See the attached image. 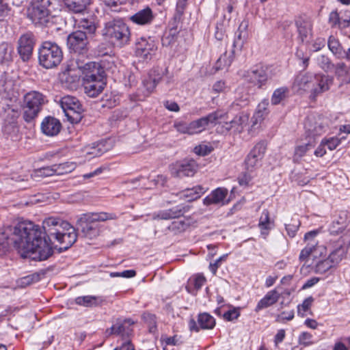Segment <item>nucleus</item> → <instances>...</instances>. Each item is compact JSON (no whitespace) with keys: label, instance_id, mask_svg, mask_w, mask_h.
Returning <instances> with one entry per match:
<instances>
[{"label":"nucleus","instance_id":"nucleus-1","mask_svg":"<svg viewBox=\"0 0 350 350\" xmlns=\"http://www.w3.org/2000/svg\"><path fill=\"white\" fill-rule=\"evenodd\" d=\"M68 222L58 217H49L42 222V228L47 238L42 237L38 225L29 221L18 222L10 226L11 240L14 247L23 258H29L34 260H45L53 253L51 238L60 234Z\"/></svg>","mask_w":350,"mask_h":350},{"label":"nucleus","instance_id":"nucleus-2","mask_svg":"<svg viewBox=\"0 0 350 350\" xmlns=\"http://www.w3.org/2000/svg\"><path fill=\"white\" fill-rule=\"evenodd\" d=\"M56 0H31L27 17L37 27H49L53 23Z\"/></svg>","mask_w":350,"mask_h":350},{"label":"nucleus","instance_id":"nucleus-3","mask_svg":"<svg viewBox=\"0 0 350 350\" xmlns=\"http://www.w3.org/2000/svg\"><path fill=\"white\" fill-rule=\"evenodd\" d=\"M83 72L84 92L90 97H96L106 84L103 68L96 62H89L83 66Z\"/></svg>","mask_w":350,"mask_h":350},{"label":"nucleus","instance_id":"nucleus-4","mask_svg":"<svg viewBox=\"0 0 350 350\" xmlns=\"http://www.w3.org/2000/svg\"><path fill=\"white\" fill-rule=\"evenodd\" d=\"M62 59V51L57 44L49 41L42 44L38 51V60L42 67L46 69L55 68Z\"/></svg>","mask_w":350,"mask_h":350},{"label":"nucleus","instance_id":"nucleus-5","mask_svg":"<svg viewBox=\"0 0 350 350\" xmlns=\"http://www.w3.org/2000/svg\"><path fill=\"white\" fill-rule=\"evenodd\" d=\"M44 103V96L37 91H31L24 96L23 105V117L25 122H29L35 119Z\"/></svg>","mask_w":350,"mask_h":350},{"label":"nucleus","instance_id":"nucleus-6","mask_svg":"<svg viewBox=\"0 0 350 350\" xmlns=\"http://www.w3.org/2000/svg\"><path fill=\"white\" fill-rule=\"evenodd\" d=\"M104 34L120 46L127 44L130 40V29L121 20H113L105 24Z\"/></svg>","mask_w":350,"mask_h":350},{"label":"nucleus","instance_id":"nucleus-7","mask_svg":"<svg viewBox=\"0 0 350 350\" xmlns=\"http://www.w3.org/2000/svg\"><path fill=\"white\" fill-rule=\"evenodd\" d=\"M329 126V120L321 115H310L307 117L304 127L308 136L315 137L325 133Z\"/></svg>","mask_w":350,"mask_h":350},{"label":"nucleus","instance_id":"nucleus-8","mask_svg":"<svg viewBox=\"0 0 350 350\" xmlns=\"http://www.w3.org/2000/svg\"><path fill=\"white\" fill-rule=\"evenodd\" d=\"M226 116V113L217 111L211 113L206 116L191 122L190 129L191 130V135L202 132L206 129L209 124H221V120L224 119Z\"/></svg>","mask_w":350,"mask_h":350},{"label":"nucleus","instance_id":"nucleus-9","mask_svg":"<svg viewBox=\"0 0 350 350\" xmlns=\"http://www.w3.org/2000/svg\"><path fill=\"white\" fill-rule=\"evenodd\" d=\"M77 225L83 237L92 240L99 236L100 228L98 223L92 221L90 216L83 214L77 220Z\"/></svg>","mask_w":350,"mask_h":350},{"label":"nucleus","instance_id":"nucleus-10","mask_svg":"<svg viewBox=\"0 0 350 350\" xmlns=\"http://www.w3.org/2000/svg\"><path fill=\"white\" fill-rule=\"evenodd\" d=\"M34 44L35 38L32 33L27 32L20 36L17 51L23 61L27 62L31 58Z\"/></svg>","mask_w":350,"mask_h":350},{"label":"nucleus","instance_id":"nucleus-11","mask_svg":"<svg viewBox=\"0 0 350 350\" xmlns=\"http://www.w3.org/2000/svg\"><path fill=\"white\" fill-rule=\"evenodd\" d=\"M60 105L68 118L75 119L74 115H77L75 119L81 118V114L83 111V109L77 98L68 95L65 96L62 98Z\"/></svg>","mask_w":350,"mask_h":350},{"label":"nucleus","instance_id":"nucleus-12","mask_svg":"<svg viewBox=\"0 0 350 350\" xmlns=\"http://www.w3.org/2000/svg\"><path fill=\"white\" fill-rule=\"evenodd\" d=\"M198 170V164L193 159L176 162L171 167V174L174 177L193 176Z\"/></svg>","mask_w":350,"mask_h":350},{"label":"nucleus","instance_id":"nucleus-13","mask_svg":"<svg viewBox=\"0 0 350 350\" xmlns=\"http://www.w3.org/2000/svg\"><path fill=\"white\" fill-rule=\"evenodd\" d=\"M88 43L86 33L82 30L72 32L67 38L69 49L78 53H83L85 51Z\"/></svg>","mask_w":350,"mask_h":350},{"label":"nucleus","instance_id":"nucleus-14","mask_svg":"<svg viewBox=\"0 0 350 350\" xmlns=\"http://www.w3.org/2000/svg\"><path fill=\"white\" fill-rule=\"evenodd\" d=\"M333 81V78L330 76L321 74L315 75L314 85L310 92V98L315 99L319 95L328 91Z\"/></svg>","mask_w":350,"mask_h":350},{"label":"nucleus","instance_id":"nucleus-15","mask_svg":"<svg viewBox=\"0 0 350 350\" xmlns=\"http://www.w3.org/2000/svg\"><path fill=\"white\" fill-rule=\"evenodd\" d=\"M77 235L75 228L68 223V226H65L60 234L54 237L59 244L61 250H66L71 247L77 241Z\"/></svg>","mask_w":350,"mask_h":350},{"label":"nucleus","instance_id":"nucleus-16","mask_svg":"<svg viewBox=\"0 0 350 350\" xmlns=\"http://www.w3.org/2000/svg\"><path fill=\"white\" fill-rule=\"evenodd\" d=\"M266 150L263 142L258 143L250 151L245 161V167L248 172H253L258 165V161L262 158Z\"/></svg>","mask_w":350,"mask_h":350},{"label":"nucleus","instance_id":"nucleus-17","mask_svg":"<svg viewBox=\"0 0 350 350\" xmlns=\"http://www.w3.org/2000/svg\"><path fill=\"white\" fill-rule=\"evenodd\" d=\"M269 70L262 66L256 67L247 72L245 78L247 81L261 88L269 78Z\"/></svg>","mask_w":350,"mask_h":350},{"label":"nucleus","instance_id":"nucleus-18","mask_svg":"<svg viewBox=\"0 0 350 350\" xmlns=\"http://www.w3.org/2000/svg\"><path fill=\"white\" fill-rule=\"evenodd\" d=\"M157 46L155 42L149 38H141L137 43L136 53L138 56L145 59H151L155 55Z\"/></svg>","mask_w":350,"mask_h":350},{"label":"nucleus","instance_id":"nucleus-19","mask_svg":"<svg viewBox=\"0 0 350 350\" xmlns=\"http://www.w3.org/2000/svg\"><path fill=\"white\" fill-rule=\"evenodd\" d=\"M295 25L298 38L301 42H305L312 32V21L306 16H299L295 20Z\"/></svg>","mask_w":350,"mask_h":350},{"label":"nucleus","instance_id":"nucleus-20","mask_svg":"<svg viewBox=\"0 0 350 350\" xmlns=\"http://www.w3.org/2000/svg\"><path fill=\"white\" fill-rule=\"evenodd\" d=\"M133 333V329L129 326L124 325V321L121 319H118L115 323L105 332L107 338L112 336H120L123 338L129 337Z\"/></svg>","mask_w":350,"mask_h":350},{"label":"nucleus","instance_id":"nucleus-21","mask_svg":"<svg viewBox=\"0 0 350 350\" xmlns=\"http://www.w3.org/2000/svg\"><path fill=\"white\" fill-rule=\"evenodd\" d=\"M198 323L200 325H197L196 322L193 319H191L189 323V329L196 332H199L200 327L204 329H213L215 325V319L208 313H202L198 315Z\"/></svg>","mask_w":350,"mask_h":350},{"label":"nucleus","instance_id":"nucleus-22","mask_svg":"<svg viewBox=\"0 0 350 350\" xmlns=\"http://www.w3.org/2000/svg\"><path fill=\"white\" fill-rule=\"evenodd\" d=\"M61 129L62 124L60 121L51 116L46 117L41 123V131L46 136H56Z\"/></svg>","mask_w":350,"mask_h":350},{"label":"nucleus","instance_id":"nucleus-23","mask_svg":"<svg viewBox=\"0 0 350 350\" xmlns=\"http://www.w3.org/2000/svg\"><path fill=\"white\" fill-rule=\"evenodd\" d=\"M322 247L319 246L317 241L308 243L306 246L301 250L299 256V260L301 262H304L301 267V272H303L306 263L308 261L310 258H316L319 253H321Z\"/></svg>","mask_w":350,"mask_h":350},{"label":"nucleus","instance_id":"nucleus-24","mask_svg":"<svg viewBox=\"0 0 350 350\" xmlns=\"http://www.w3.org/2000/svg\"><path fill=\"white\" fill-rule=\"evenodd\" d=\"M249 122V115L241 112L237 115L231 121L225 122L224 127L227 131L233 129L234 132L241 133Z\"/></svg>","mask_w":350,"mask_h":350},{"label":"nucleus","instance_id":"nucleus-25","mask_svg":"<svg viewBox=\"0 0 350 350\" xmlns=\"http://www.w3.org/2000/svg\"><path fill=\"white\" fill-rule=\"evenodd\" d=\"M228 193L227 189L218 187L204 199V204L207 206L211 204H224Z\"/></svg>","mask_w":350,"mask_h":350},{"label":"nucleus","instance_id":"nucleus-26","mask_svg":"<svg viewBox=\"0 0 350 350\" xmlns=\"http://www.w3.org/2000/svg\"><path fill=\"white\" fill-rule=\"evenodd\" d=\"M315 75L311 73H305L299 75L294 82V86L299 90L308 92L310 93L311 89L314 85Z\"/></svg>","mask_w":350,"mask_h":350},{"label":"nucleus","instance_id":"nucleus-27","mask_svg":"<svg viewBox=\"0 0 350 350\" xmlns=\"http://www.w3.org/2000/svg\"><path fill=\"white\" fill-rule=\"evenodd\" d=\"M280 295V293L276 289L269 291L265 297L258 302L255 312H258L264 308L273 305L278 301Z\"/></svg>","mask_w":350,"mask_h":350},{"label":"nucleus","instance_id":"nucleus-28","mask_svg":"<svg viewBox=\"0 0 350 350\" xmlns=\"http://www.w3.org/2000/svg\"><path fill=\"white\" fill-rule=\"evenodd\" d=\"M153 17L151 9L147 7L131 16L130 19L134 23L143 25L150 23Z\"/></svg>","mask_w":350,"mask_h":350},{"label":"nucleus","instance_id":"nucleus-29","mask_svg":"<svg viewBox=\"0 0 350 350\" xmlns=\"http://www.w3.org/2000/svg\"><path fill=\"white\" fill-rule=\"evenodd\" d=\"M347 224V214L345 212H341L338 217L334 219L329 227V231L332 234H338L342 232Z\"/></svg>","mask_w":350,"mask_h":350},{"label":"nucleus","instance_id":"nucleus-30","mask_svg":"<svg viewBox=\"0 0 350 350\" xmlns=\"http://www.w3.org/2000/svg\"><path fill=\"white\" fill-rule=\"evenodd\" d=\"M184 214V211L178 207L169 210L160 211L157 214L153 215L154 219H171L179 217Z\"/></svg>","mask_w":350,"mask_h":350},{"label":"nucleus","instance_id":"nucleus-31","mask_svg":"<svg viewBox=\"0 0 350 350\" xmlns=\"http://www.w3.org/2000/svg\"><path fill=\"white\" fill-rule=\"evenodd\" d=\"M90 3V0H66L68 8L75 13H83Z\"/></svg>","mask_w":350,"mask_h":350},{"label":"nucleus","instance_id":"nucleus-32","mask_svg":"<svg viewBox=\"0 0 350 350\" xmlns=\"http://www.w3.org/2000/svg\"><path fill=\"white\" fill-rule=\"evenodd\" d=\"M347 248L345 246L340 244L327 257L334 266L338 265L341 260L346 257Z\"/></svg>","mask_w":350,"mask_h":350},{"label":"nucleus","instance_id":"nucleus-33","mask_svg":"<svg viewBox=\"0 0 350 350\" xmlns=\"http://www.w3.org/2000/svg\"><path fill=\"white\" fill-rule=\"evenodd\" d=\"M258 226L260 229L261 234L267 235L269 231L273 228V222L270 220L269 214L267 210H264L259 219Z\"/></svg>","mask_w":350,"mask_h":350},{"label":"nucleus","instance_id":"nucleus-34","mask_svg":"<svg viewBox=\"0 0 350 350\" xmlns=\"http://www.w3.org/2000/svg\"><path fill=\"white\" fill-rule=\"evenodd\" d=\"M327 45L331 52L339 59L344 55V49L339 40L333 36L329 37Z\"/></svg>","mask_w":350,"mask_h":350},{"label":"nucleus","instance_id":"nucleus-35","mask_svg":"<svg viewBox=\"0 0 350 350\" xmlns=\"http://www.w3.org/2000/svg\"><path fill=\"white\" fill-rule=\"evenodd\" d=\"M235 51L232 49L229 53L225 52L217 61L216 70H221L230 66L234 57Z\"/></svg>","mask_w":350,"mask_h":350},{"label":"nucleus","instance_id":"nucleus-36","mask_svg":"<svg viewBox=\"0 0 350 350\" xmlns=\"http://www.w3.org/2000/svg\"><path fill=\"white\" fill-rule=\"evenodd\" d=\"M332 67L334 68V73L338 79L344 81L345 78L350 76V64L347 65L344 62H338L333 65Z\"/></svg>","mask_w":350,"mask_h":350},{"label":"nucleus","instance_id":"nucleus-37","mask_svg":"<svg viewBox=\"0 0 350 350\" xmlns=\"http://www.w3.org/2000/svg\"><path fill=\"white\" fill-rule=\"evenodd\" d=\"M288 92V88L286 87H281L275 90L271 98V104L273 105L280 104L287 97Z\"/></svg>","mask_w":350,"mask_h":350},{"label":"nucleus","instance_id":"nucleus-38","mask_svg":"<svg viewBox=\"0 0 350 350\" xmlns=\"http://www.w3.org/2000/svg\"><path fill=\"white\" fill-rule=\"evenodd\" d=\"M76 165L72 162H66L60 164L53 165L55 175L59 176L72 172Z\"/></svg>","mask_w":350,"mask_h":350},{"label":"nucleus","instance_id":"nucleus-39","mask_svg":"<svg viewBox=\"0 0 350 350\" xmlns=\"http://www.w3.org/2000/svg\"><path fill=\"white\" fill-rule=\"evenodd\" d=\"M98 299L97 297L92 295L81 296L75 299V302L80 306L92 307L98 305Z\"/></svg>","mask_w":350,"mask_h":350},{"label":"nucleus","instance_id":"nucleus-40","mask_svg":"<svg viewBox=\"0 0 350 350\" xmlns=\"http://www.w3.org/2000/svg\"><path fill=\"white\" fill-rule=\"evenodd\" d=\"M88 216H90L92 221L97 223L98 221H105L109 219H116L117 216L113 213H86Z\"/></svg>","mask_w":350,"mask_h":350},{"label":"nucleus","instance_id":"nucleus-41","mask_svg":"<svg viewBox=\"0 0 350 350\" xmlns=\"http://www.w3.org/2000/svg\"><path fill=\"white\" fill-rule=\"evenodd\" d=\"M204 192V188L198 185L191 189H187L185 191L184 196L188 198V201H192L200 198V196Z\"/></svg>","mask_w":350,"mask_h":350},{"label":"nucleus","instance_id":"nucleus-42","mask_svg":"<svg viewBox=\"0 0 350 350\" xmlns=\"http://www.w3.org/2000/svg\"><path fill=\"white\" fill-rule=\"evenodd\" d=\"M83 152L84 154V156L89 157L90 158H93L100 156L103 154V151L100 148L99 144H93L92 146H88L84 147Z\"/></svg>","mask_w":350,"mask_h":350},{"label":"nucleus","instance_id":"nucleus-43","mask_svg":"<svg viewBox=\"0 0 350 350\" xmlns=\"http://www.w3.org/2000/svg\"><path fill=\"white\" fill-rule=\"evenodd\" d=\"M79 27L84 30L86 35L93 34L96 31V25L92 19L82 18L79 21Z\"/></svg>","mask_w":350,"mask_h":350},{"label":"nucleus","instance_id":"nucleus-44","mask_svg":"<svg viewBox=\"0 0 350 350\" xmlns=\"http://www.w3.org/2000/svg\"><path fill=\"white\" fill-rule=\"evenodd\" d=\"M333 267L335 266L329 260V258H327L326 259L319 261L316 264L315 271L318 273H324Z\"/></svg>","mask_w":350,"mask_h":350},{"label":"nucleus","instance_id":"nucleus-45","mask_svg":"<svg viewBox=\"0 0 350 350\" xmlns=\"http://www.w3.org/2000/svg\"><path fill=\"white\" fill-rule=\"evenodd\" d=\"M314 301V298L312 297H308L304 300L301 304L298 305L297 306V314L299 316L304 317L306 315V312L310 308L312 303Z\"/></svg>","mask_w":350,"mask_h":350},{"label":"nucleus","instance_id":"nucleus-46","mask_svg":"<svg viewBox=\"0 0 350 350\" xmlns=\"http://www.w3.org/2000/svg\"><path fill=\"white\" fill-rule=\"evenodd\" d=\"M269 103L268 99L262 100L257 106V108L254 112V114L260 116L262 119H265V117L269 113Z\"/></svg>","mask_w":350,"mask_h":350},{"label":"nucleus","instance_id":"nucleus-47","mask_svg":"<svg viewBox=\"0 0 350 350\" xmlns=\"http://www.w3.org/2000/svg\"><path fill=\"white\" fill-rule=\"evenodd\" d=\"M55 175L53 165L51 166L44 167L35 170L33 176L35 177H48Z\"/></svg>","mask_w":350,"mask_h":350},{"label":"nucleus","instance_id":"nucleus-48","mask_svg":"<svg viewBox=\"0 0 350 350\" xmlns=\"http://www.w3.org/2000/svg\"><path fill=\"white\" fill-rule=\"evenodd\" d=\"M312 145L310 143L306 144L304 145H300L296 147L294 153V160L299 161L302 157H304L307 151L312 148Z\"/></svg>","mask_w":350,"mask_h":350},{"label":"nucleus","instance_id":"nucleus-49","mask_svg":"<svg viewBox=\"0 0 350 350\" xmlns=\"http://www.w3.org/2000/svg\"><path fill=\"white\" fill-rule=\"evenodd\" d=\"M174 126L176 129V130L180 133L191 135L190 123H187L183 121L176 122L174 124Z\"/></svg>","mask_w":350,"mask_h":350},{"label":"nucleus","instance_id":"nucleus-50","mask_svg":"<svg viewBox=\"0 0 350 350\" xmlns=\"http://www.w3.org/2000/svg\"><path fill=\"white\" fill-rule=\"evenodd\" d=\"M212 150V147L205 144L196 146L193 149V152L199 156H206L211 153Z\"/></svg>","mask_w":350,"mask_h":350},{"label":"nucleus","instance_id":"nucleus-51","mask_svg":"<svg viewBox=\"0 0 350 350\" xmlns=\"http://www.w3.org/2000/svg\"><path fill=\"white\" fill-rule=\"evenodd\" d=\"M323 141L325 142V146L329 150H335L337 146L341 143V139L338 137L323 138Z\"/></svg>","mask_w":350,"mask_h":350},{"label":"nucleus","instance_id":"nucleus-52","mask_svg":"<svg viewBox=\"0 0 350 350\" xmlns=\"http://www.w3.org/2000/svg\"><path fill=\"white\" fill-rule=\"evenodd\" d=\"M163 75V71L162 69L154 68L150 72L148 77L150 80H152L158 84L161 81Z\"/></svg>","mask_w":350,"mask_h":350},{"label":"nucleus","instance_id":"nucleus-53","mask_svg":"<svg viewBox=\"0 0 350 350\" xmlns=\"http://www.w3.org/2000/svg\"><path fill=\"white\" fill-rule=\"evenodd\" d=\"M340 16V14L338 13L336 10L330 12L328 21L332 27H338Z\"/></svg>","mask_w":350,"mask_h":350},{"label":"nucleus","instance_id":"nucleus-54","mask_svg":"<svg viewBox=\"0 0 350 350\" xmlns=\"http://www.w3.org/2000/svg\"><path fill=\"white\" fill-rule=\"evenodd\" d=\"M317 61L321 68H322L323 70H328L333 66L329 59L325 55H320L317 58Z\"/></svg>","mask_w":350,"mask_h":350},{"label":"nucleus","instance_id":"nucleus-55","mask_svg":"<svg viewBox=\"0 0 350 350\" xmlns=\"http://www.w3.org/2000/svg\"><path fill=\"white\" fill-rule=\"evenodd\" d=\"M350 25V13L349 12H344L343 15H341L340 22L338 24V28L344 29L348 27Z\"/></svg>","mask_w":350,"mask_h":350},{"label":"nucleus","instance_id":"nucleus-56","mask_svg":"<svg viewBox=\"0 0 350 350\" xmlns=\"http://www.w3.org/2000/svg\"><path fill=\"white\" fill-rule=\"evenodd\" d=\"M312 335L308 332H302L299 336V342L300 344L308 345L312 344Z\"/></svg>","mask_w":350,"mask_h":350},{"label":"nucleus","instance_id":"nucleus-57","mask_svg":"<svg viewBox=\"0 0 350 350\" xmlns=\"http://www.w3.org/2000/svg\"><path fill=\"white\" fill-rule=\"evenodd\" d=\"M263 120H264V119H262L260 117V116L256 115L254 113V115L251 119L252 124H251L250 131L256 130L258 127V125L260 124Z\"/></svg>","mask_w":350,"mask_h":350},{"label":"nucleus","instance_id":"nucleus-58","mask_svg":"<svg viewBox=\"0 0 350 350\" xmlns=\"http://www.w3.org/2000/svg\"><path fill=\"white\" fill-rule=\"evenodd\" d=\"M101 3L110 8H115L119 5H122L125 0H100Z\"/></svg>","mask_w":350,"mask_h":350},{"label":"nucleus","instance_id":"nucleus-59","mask_svg":"<svg viewBox=\"0 0 350 350\" xmlns=\"http://www.w3.org/2000/svg\"><path fill=\"white\" fill-rule=\"evenodd\" d=\"M226 256H227V254L226 255H224L221 257H219L217 260H216L213 263H210V265H209V269L211 270V271L213 273V274H215L216 272H217V270L218 269V267L220 266V264H221V262L222 260H225L226 258Z\"/></svg>","mask_w":350,"mask_h":350},{"label":"nucleus","instance_id":"nucleus-60","mask_svg":"<svg viewBox=\"0 0 350 350\" xmlns=\"http://www.w3.org/2000/svg\"><path fill=\"white\" fill-rule=\"evenodd\" d=\"M299 225V222L297 221L296 224H286V230L287 231L288 234L291 237H294L295 236L296 232L298 229Z\"/></svg>","mask_w":350,"mask_h":350},{"label":"nucleus","instance_id":"nucleus-61","mask_svg":"<svg viewBox=\"0 0 350 350\" xmlns=\"http://www.w3.org/2000/svg\"><path fill=\"white\" fill-rule=\"evenodd\" d=\"M226 88V83L223 81H218L215 82L213 85V90L216 93L224 92Z\"/></svg>","mask_w":350,"mask_h":350},{"label":"nucleus","instance_id":"nucleus-62","mask_svg":"<svg viewBox=\"0 0 350 350\" xmlns=\"http://www.w3.org/2000/svg\"><path fill=\"white\" fill-rule=\"evenodd\" d=\"M206 278L202 275H197L194 278V286L198 290L204 284Z\"/></svg>","mask_w":350,"mask_h":350},{"label":"nucleus","instance_id":"nucleus-63","mask_svg":"<svg viewBox=\"0 0 350 350\" xmlns=\"http://www.w3.org/2000/svg\"><path fill=\"white\" fill-rule=\"evenodd\" d=\"M144 85L145 88L146 89L148 94H150L153 92L156 86L157 85V83H156L152 80H150V78L148 77V79L145 80L144 81Z\"/></svg>","mask_w":350,"mask_h":350},{"label":"nucleus","instance_id":"nucleus-64","mask_svg":"<svg viewBox=\"0 0 350 350\" xmlns=\"http://www.w3.org/2000/svg\"><path fill=\"white\" fill-rule=\"evenodd\" d=\"M325 142L322 139L320 144L314 151V155L317 157H322L323 156H324L326 154V150L325 148Z\"/></svg>","mask_w":350,"mask_h":350}]
</instances>
